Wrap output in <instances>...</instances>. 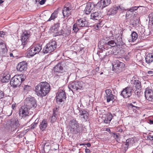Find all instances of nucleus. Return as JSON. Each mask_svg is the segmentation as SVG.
<instances>
[{
	"label": "nucleus",
	"instance_id": "nucleus-33",
	"mask_svg": "<svg viewBox=\"0 0 153 153\" xmlns=\"http://www.w3.org/2000/svg\"><path fill=\"white\" fill-rule=\"evenodd\" d=\"M91 6L92 4L90 3H88L87 4L86 7L84 10L86 14H89L90 13L91 10L92 9Z\"/></svg>",
	"mask_w": 153,
	"mask_h": 153
},
{
	"label": "nucleus",
	"instance_id": "nucleus-6",
	"mask_svg": "<svg viewBox=\"0 0 153 153\" xmlns=\"http://www.w3.org/2000/svg\"><path fill=\"white\" fill-rule=\"evenodd\" d=\"M105 40V44L103 46L104 49L108 50L109 48H111L112 47L116 46V42L112 40L109 37H106L104 38Z\"/></svg>",
	"mask_w": 153,
	"mask_h": 153
},
{
	"label": "nucleus",
	"instance_id": "nucleus-5",
	"mask_svg": "<svg viewBox=\"0 0 153 153\" xmlns=\"http://www.w3.org/2000/svg\"><path fill=\"white\" fill-rule=\"evenodd\" d=\"M84 84L82 81H75L72 82L68 85V88L72 92L75 91H79L82 90L84 87Z\"/></svg>",
	"mask_w": 153,
	"mask_h": 153
},
{
	"label": "nucleus",
	"instance_id": "nucleus-20",
	"mask_svg": "<svg viewBox=\"0 0 153 153\" xmlns=\"http://www.w3.org/2000/svg\"><path fill=\"white\" fill-rule=\"evenodd\" d=\"M20 124L19 122L16 120L11 121L9 129L11 131H13L16 130L19 126Z\"/></svg>",
	"mask_w": 153,
	"mask_h": 153
},
{
	"label": "nucleus",
	"instance_id": "nucleus-18",
	"mask_svg": "<svg viewBox=\"0 0 153 153\" xmlns=\"http://www.w3.org/2000/svg\"><path fill=\"white\" fill-rule=\"evenodd\" d=\"M10 78V74L7 72H5L0 75V81L3 83L8 82Z\"/></svg>",
	"mask_w": 153,
	"mask_h": 153
},
{
	"label": "nucleus",
	"instance_id": "nucleus-27",
	"mask_svg": "<svg viewBox=\"0 0 153 153\" xmlns=\"http://www.w3.org/2000/svg\"><path fill=\"white\" fill-rule=\"evenodd\" d=\"M113 117L112 114L109 113L106 115H105L104 119H103L104 122L106 124L110 123Z\"/></svg>",
	"mask_w": 153,
	"mask_h": 153
},
{
	"label": "nucleus",
	"instance_id": "nucleus-57",
	"mask_svg": "<svg viewBox=\"0 0 153 153\" xmlns=\"http://www.w3.org/2000/svg\"><path fill=\"white\" fill-rule=\"evenodd\" d=\"M148 73L150 74L151 76H153V71H149L148 72Z\"/></svg>",
	"mask_w": 153,
	"mask_h": 153
},
{
	"label": "nucleus",
	"instance_id": "nucleus-37",
	"mask_svg": "<svg viewBox=\"0 0 153 153\" xmlns=\"http://www.w3.org/2000/svg\"><path fill=\"white\" fill-rule=\"evenodd\" d=\"M65 31L63 30H61L59 31L56 32H54L53 36V37H56L57 36H60L64 34Z\"/></svg>",
	"mask_w": 153,
	"mask_h": 153
},
{
	"label": "nucleus",
	"instance_id": "nucleus-58",
	"mask_svg": "<svg viewBox=\"0 0 153 153\" xmlns=\"http://www.w3.org/2000/svg\"><path fill=\"white\" fill-rule=\"evenodd\" d=\"M119 136H120V135L118 134H114V137L115 139L119 138Z\"/></svg>",
	"mask_w": 153,
	"mask_h": 153
},
{
	"label": "nucleus",
	"instance_id": "nucleus-11",
	"mask_svg": "<svg viewBox=\"0 0 153 153\" xmlns=\"http://www.w3.org/2000/svg\"><path fill=\"white\" fill-rule=\"evenodd\" d=\"M133 90V87L128 86L123 89L121 94L124 98H128L131 95L132 92Z\"/></svg>",
	"mask_w": 153,
	"mask_h": 153
},
{
	"label": "nucleus",
	"instance_id": "nucleus-54",
	"mask_svg": "<svg viewBox=\"0 0 153 153\" xmlns=\"http://www.w3.org/2000/svg\"><path fill=\"white\" fill-rule=\"evenodd\" d=\"M77 107H80L82 108L84 107V106L82 104V103L81 102V100H80V102L78 103L77 105Z\"/></svg>",
	"mask_w": 153,
	"mask_h": 153
},
{
	"label": "nucleus",
	"instance_id": "nucleus-48",
	"mask_svg": "<svg viewBox=\"0 0 153 153\" xmlns=\"http://www.w3.org/2000/svg\"><path fill=\"white\" fill-rule=\"evenodd\" d=\"M57 116L53 115V116L51 117V120L53 122L55 121L56 119Z\"/></svg>",
	"mask_w": 153,
	"mask_h": 153
},
{
	"label": "nucleus",
	"instance_id": "nucleus-30",
	"mask_svg": "<svg viewBox=\"0 0 153 153\" xmlns=\"http://www.w3.org/2000/svg\"><path fill=\"white\" fill-rule=\"evenodd\" d=\"M72 11L68 10L67 8L64 7L62 10V13L64 17H68V16L71 15V12Z\"/></svg>",
	"mask_w": 153,
	"mask_h": 153
},
{
	"label": "nucleus",
	"instance_id": "nucleus-10",
	"mask_svg": "<svg viewBox=\"0 0 153 153\" xmlns=\"http://www.w3.org/2000/svg\"><path fill=\"white\" fill-rule=\"evenodd\" d=\"M24 105L29 108L36 107V100L31 97L26 98L25 100Z\"/></svg>",
	"mask_w": 153,
	"mask_h": 153
},
{
	"label": "nucleus",
	"instance_id": "nucleus-50",
	"mask_svg": "<svg viewBox=\"0 0 153 153\" xmlns=\"http://www.w3.org/2000/svg\"><path fill=\"white\" fill-rule=\"evenodd\" d=\"M4 96V92L0 90V99L2 98Z\"/></svg>",
	"mask_w": 153,
	"mask_h": 153
},
{
	"label": "nucleus",
	"instance_id": "nucleus-40",
	"mask_svg": "<svg viewBox=\"0 0 153 153\" xmlns=\"http://www.w3.org/2000/svg\"><path fill=\"white\" fill-rule=\"evenodd\" d=\"M39 119L37 118L35 120L34 123L32 124L30 126V128L31 129H33L35 128L37 126V125L38 124V123L39 122Z\"/></svg>",
	"mask_w": 153,
	"mask_h": 153
},
{
	"label": "nucleus",
	"instance_id": "nucleus-61",
	"mask_svg": "<svg viewBox=\"0 0 153 153\" xmlns=\"http://www.w3.org/2000/svg\"><path fill=\"white\" fill-rule=\"evenodd\" d=\"M16 107V104H12V108L13 109H14Z\"/></svg>",
	"mask_w": 153,
	"mask_h": 153
},
{
	"label": "nucleus",
	"instance_id": "nucleus-46",
	"mask_svg": "<svg viewBox=\"0 0 153 153\" xmlns=\"http://www.w3.org/2000/svg\"><path fill=\"white\" fill-rule=\"evenodd\" d=\"M64 31V35H63V36H68L71 33V31L69 30H65Z\"/></svg>",
	"mask_w": 153,
	"mask_h": 153
},
{
	"label": "nucleus",
	"instance_id": "nucleus-43",
	"mask_svg": "<svg viewBox=\"0 0 153 153\" xmlns=\"http://www.w3.org/2000/svg\"><path fill=\"white\" fill-rule=\"evenodd\" d=\"M146 99L149 101L153 102V95H149V94H147L146 96H145Z\"/></svg>",
	"mask_w": 153,
	"mask_h": 153
},
{
	"label": "nucleus",
	"instance_id": "nucleus-28",
	"mask_svg": "<svg viewBox=\"0 0 153 153\" xmlns=\"http://www.w3.org/2000/svg\"><path fill=\"white\" fill-rule=\"evenodd\" d=\"M101 17L100 13L95 12L91 14V19L93 20H98Z\"/></svg>",
	"mask_w": 153,
	"mask_h": 153
},
{
	"label": "nucleus",
	"instance_id": "nucleus-59",
	"mask_svg": "<svg viewBox=\"0 0 153 153\" xmlns=\"http://www.w3.org/2000/svg\"><path fill=\"white\" fill-rule=\"evenodd\" d=\"M85 152L86 153H90L91 151L89 149H85Z\"/></svg>",
	"mask_w": 153,
	"mask_h": 153
},
{
	"label": "nucleus",
	"instance_id": "nucleus-39",
	"mask_svg": "<svg viewBox=\"0 0 153 153\" xmlns=\"http://www.w3.org/2000/svg\"><path fill=\"white\" fill-rule=\"evenodd\" d=\"M59 27V23H57L55 24L54 26H53L52 27V30H53V33L54 32H57Z\"/></svg>",
	"mask_w": 153,
	"mask_h": 153
},
{
	"label": "nucleus",
	"instance_id": "nucleus-49",
	"mask_svg": "<svg viewBox=\"0 0 153 153\" xmlns=\"http://www.w3.org/2000/svg\"><path fill=\"white\" fill-rule=\"evenodd\" d=\"M6 33L3 31H0V36L1 37L4 38L5 35H6Z\"/></svg>",
	"mask_w": 153,
	"mask_h": 153
},
{
	"label": "nucleus",
	"instance_id": "nucleus-47",
	"mask_svg": "<svg viewBox=\"0 0 153 153\" xmlns=\"http://www.w3.org/2000/svg\"><path fill=\"white\" fill-rule=\"evenodd\" d=\"M58 109L57 108H54L53 110V115L57 116L58 114Z\"/></svg>",
	"mask_w": 153,
	"mask_h": 153
},
{
	"label": "nucleus",
	"instance_id": "nucleus-13",
	"mask_svg": "<svg viewBox=\"0 0 153 153\" xmlns=\"http://www.w3.org/2000/svg\"><path fill=\"white\" fill-rule=\"evenodd\" d=\"M30 36V32L25 30L24 31L21 36V40L22 42V45L25 46L29 39Z\"/></svg>",
	"mask_w": 153,
	"mask_h": 153
},
{
	"label": "nucleus",
	"instance_id": "nucleus-19",
	"mask_svg": "<svg viewBox=\"0 0 153 153\" xmlns=\"http://www.w3.org/2000/svg\"><path fill=\"white\" fill-rule=\"evenodd\" d=\"M135 143L134 138V137L128 138L126 140L125 144L126 146L124 147V148L125 152L127 151L129 147L133 146Z\"/></svg>",
	"mask_w": 153,
	"mask_h": 153
},
{
	"label": "nucleus",
	"instance_id": "nucleus-62",
	"mask_svg": "<svg viewBox=\"0 0 153 153\" xmlns=\"http://www.w3.org/2000/svg\"><path fill=\"white\" fill-rule=\"evenodd\" d=\"M85 145H86L88 147H90L91 146V145L90 143H87L85 144Z\"/></svg>",
	"mask_w": 153,
	"mask_h": 153
},
{
	"label": "nucleus",
	"instance_id": "nucleus-34",
	"mask_svg": "<svg viewBox=\"0 0 153 153\" xmlns=\"http://www.w3.org/2000/svg\"><path fill=\"white\" fill-rule=\"evenodd\" d=\"M58 12L57 11H54L51 15L49 19L48 20V21H51L52 20H54L57 17Z\"/></svg>",
	"mask_w": 153,
	"mask_h": 153
},
{
	"label": "nucleus",
	"instance_id": "nucleus-24",
	"mask_svg": "<svg viewBox=\"0 0 153 153\" xmlns=\"http://www.w3.org/2000/svg\"><path fill=\"white\" fill-rule=\"evenodd\" d=\"M76 23L79 27H85L88 25V22L85 19H80L78 20Z\"/></svg>",
	"mask_w": 153,
	"mask_h": 153
},
{
	"label": "nucleus",
	"instance_id": "nucleus-25",
	"mask_svg": "<svg viewBox=\"0 0 153 153\" xmlns=\"http://www.w3.org/2000/svg\"><path fill=\"white\" fill-rule=\"evenodd\" d=\"M124 8H121L120 6L118 7H114L111 8L109 10L111 15H114L116 14L118 10H124Z\"/></svg>",
	"mask_w": 153,
	"mask_h": 153
},
{
	"label": "nucleus",
	"instance_id": "nucleus-55",
	"mask_svg": "<svg viewBox=\"0 0 153 153\" xmlns=\"http://www.w3.org/2000/svg\"><path fill=\"white\" fill-rule=\"evenodd\" d=\"M46 0H41L39 2V4L41 5L43 4L46 1Z\"/></svg>",
	"mask_w": 153,
	"mask_h": 153
},
{
	"label": "nucleus",
	"instance_id": "nucleus-53",
	"mask_svg": "<svg viewBox=\"0 0 153 153\" xmlns=\"http://www.w3.org/2000/svg\"><path fill=\"white\" fill-rule=\"evenodd\" d=\"M140 107L134 105L132 109L134 112H135L136 111V110H139Z\"/></svg>",
	"mask_w": 153,
	"mask_h": 153
},
{
	"label": "nucleus",
	"instance_id": "nucleus-32",
	"mask_svg": "<svg viewBox=\"0 0 153 153\" xmlns=\"http://www.w3.org/2000/svg\"><path fill=\"white\" fill-rule=\"evenodd\" d=\"M146 62L150 64L153 61V53H149L147 54L145 58Z\"/></svg>",
	"mask_w": 153,
	"mask_h": 153
},
{
	"label": "nucleus",
	"instance_id": "nucleus-9",
	"mask_svg": "<svg viewBox=\"0 0 153 153\" xmlns=\"http://www.w3.org/2000/svg\"><path fill=\"white\" fill-rule=\"evenodd\" d=\"M8 55L6 44L3 41L0 40V57L8 56Z\"/></svg>",
	"mask_w": 153,
	"mask_h": 153
},
{
	"label": "nucleus",
	"instance_id": "nucleus-44",
	"mask_svg": "<svg viewBox=\"0 0 153 153\" xmlns=\"http://www.w3.org/2000/svg\"><path fill=\"white\" fill-rule=\"evenodd\" d=\"M149 21L153 25V12H151L149 15Z\"/></svg>",
	"mask_w": 153,
	"mask_h": 153
},
{
	"label": "nucleus",
	"instance_id": "nucleus-8",
	"mask_svg": "<svg viewBox=\"0 0 153 153\" xmlns=\"http://www.w3.org/2000/svg\"><path fill=\"white\" fill-rule=\"evenodd\" d=\"M30 108L27 106L25 105L22 106L19 110V117L22 118H25L31 115L32 112L30 111Z\"/></svg>",
	"mask_w": 153,
	"mask_h": 153
},
{
	"label": "nucleus",
	"instance_id": "nucleus-12",
	"mask_svg": "<svg viewBox=\"0 0 153 153\" xmlns=\"http://www.w3.org/2000/svg\"><path fill=\"white\" fill-rule=\"evenodd\" d=\"M56 101L59 104L62 102L66 98L65 93L62 90H59L56 95Z\"/></svg>",
	"mask_w": 153,
	"mask_h": 153
},
{
	"label": "nucleus",
	"instance_id": "nucleus-35",
	"mask_svg": "<svg viewBox=\"0 0 153 153\" xmlns=\"http://www.w3.org/2000/svg\"><path fill=\"white\" fill-rule=\"evenodd\" d=\"M73 6V4L72 3L68 2L65 5L64 7L68 9L69 10H71L72 11Z\"/></svg>",
	"mask_w": 153,
	"mask_h": 153
},
{
	"label": "nucleus",
	"instance_id": "nucleus-51",
	"mask_svg": "<svg viewBox=\"0 0 153 153\" xmlns=\"http://www.w3.org/2000/svg\"><path fill=\"white\" fill-rule=\"evenodd\" d=\"M147 138L148 140H149L151 141L153 140V136L152 135H149L147 137Z\"/></svg>",
	"mask_w": 153,
	"mask_h": 153
},
{
	"label": "nucleus",
	"instance_id": "nucleus-14",
	"mask_svg": "<svg viewBox=\"0 0 153 153\" xmlns=\"http://www.w3.org/2000/svg\"><path fill=\"white\" fill-rule=\"evenodd\" d=\"M124 66V64L123 63L117 60L113 65L112 70L116 72H120Z\"/></svg>",
	"mask_w": 153,
	"mask_h": 153
},
{
	"label": "nucleus",
	"instance_id": "nucleus-22",
	"mask_svg": "<svg viewBox=\"0 0 153 153\" xmlns=\"http://www.w3.org/2000/svg\"><path fill=\"white\" fill-rule=\"evenodd\" d=\"M131 85L130 86L133 87V89L134 88V87L137 89H140L141 88V85L140 82L138 80H134L132 79L131 80Z\"/></svg>",
	"mask_w": 153,
	"mask_h": 153
},
{
	"label": "nucleus",
	"instance_id": "nucleus-21",
	"mask_svg": "<svg viewBox=\"0 0 153 153\" xmlns=\"http://www.w3.org/2000/svg\"><path fill=\"white\" fill-rule=\"evenodd\" d=\"M105 97L107 99V102H108L111 101H113L114 100L115 96L112 94V91L110 89H106L105 91Z\"/></svg>",
	"mask_w": 153,
	"mask_h": 153
},
{
	"label": "nucleus",
	"instance_id": "nucleus-2",
	"mask_svg": "<svg viewBox=\"0 0 153 153\" xmlns=\"http://www.w3.org/2000/svg\"><path fill=\"white\" fill-rule=\"evenodd\" d=\"M68 127L70 133L73 134H76L82 130V126L75 119L70 120Z\"/></svg>",
	"mask_w": 153,
	"mask_h": 153
},
{
	"label": "nucleus",
	"instance_id": "nucleus-16",
	"mask_svg": "<svg viewBox=\"0 0 153 153\" xmlns=\"http://www.w3.org/2000/svg\"><path fill=\"white\" fill-rule=\"evenodd\" d=\"M110 0H101L96 4V7L98 9H103L109 4Z\"/></svg>",
	"mask_w": 153,
	"mask_h": 153
},
{
	"label": "nucleus",
	"instance_id": "nucleus-31",
	"mask_svg": "<svg viewBox=\"0 0 153 153\" xmlns=\"http://www.w3.org/2000/svg\"><path fill=\"white\" fill-rule=\"evenodd\" d=\"M131 37L128 39V41L133 42L135 41L137 38L138 35L135 32L133 31L131 35Z\"/></svg>",
	"mask_w": 153,
	"mask_h": 153
},
{
	"label": "nucleus",
	"instance_id": "nucleus-56",
	"mask_svg": "<svg viewBox=\"0 0 153 153\" xmlns=\"http://www.w3.org/2000/svg\"><path fill=\"white\" fill-rule=\"evenodd\" d=\"M134 106V105H133V104L131 103L128 104V107L130 108H131L132 109Z\"/></svg>",
	"mask_w": 153,
	"mask_h": 153
},
{
	"label": "nucleus",
	"instance_id": "nucleus-63",
	"mask_svg": "<svg viewBox=\"0 0 153 153\" xmlns=\"http://www.w3.org/2000/svg\"><path fill=\"white\" fill-rule=\"evenodd\" d=\"M3 110V108L2 107H1L0 106V113H1L2 112Z\"/></svg>",
	"mask_w": 153,
	"mask_h": 153
},
{
	"label": "nucleus",
	"instance_id": "nucleus-4",
	"mask_svg": "<svg viewBox=\"0 0 153 153\" xmlns=\"http://www.w3.org/2000/svg\"><path fill=\"white\" fill-rule=\"evenodd\" d=\"M56 42L53 40L50 42L45 46L42 50L44 54L51 53L56 48Z\"/></svg>",
	"mask_w": 153,
	"mask_h": 153
},
{
	"label": "nucleus",
	"instance_id": "nucleus-45",
	"mask_svg": "<svg viewBox=\"0 0 153 153\" xmlns=\"http://www.w3.org/2000/svg\"><path fill=\"white\" fill-rule=\"evenodd\" d=\"M139 7L134 6L132 7L130 9H128L127 10L128 11L133 12L136 10Z\"/></svg>",
	"mask_w": 153,
	"mask_h": 153
},
{
	"label": "nucleus",
	"instance_id": "nucleus-42",
	"mask_svg": "<svg viewBox=\"0 0 153 153\" xmlns=\"http://www.w3.org/2000/svg\"><path fill=\"white\" fill-rule=\"evenodd\" d=\"M78 24L76 23L73 26V31L74 32L76 33L79 30V28L78 27Z\"/></svg>",
	"mask_w": 153,
	"mask_h": 153
},
{
	"label": "nucleus",
	"instance_id": "nucleus-41",
	"mask_svg": "<svg viewBox=\"0 0 153 153\" xmlns=\"http://www.w3.org/2000/svg\"><path fill=\"white\" fill-rule=\"evenodd\" d=\"M114 53V55H116L117 54H119L120 55H121L123 54V50L121 49L120 48H118L116 50V52H114V51H113Z\"/></svg>",
	"mask_w": 153,
	"mask_h": 153
},
{
	"label": "nucleus",
	"instance_id": "nucleus-38",
	"mask_svg": "<svg viewBox=\"0 0 153 153\" xmlns=\"http://www.w3.org/2000/svg\"><path fill=\"white\" fill-rule=\"evenodd\" d=\"M123 44L122 38L119 37L117 38V42H116V46L122 45H123Z\"/></svg>",
	"mask_w": 153,
	"mask_h": 153
},
{
	"label": "nucleus",
	"instance_id": "nucleus-36",
	"mask_svg": "<svg viewBox=\"0 0 153 153\" xmlns=\"http://www.w3.org/2000/svg\"><path fill=\"white\" fill-rule=\"evenodd\" d=\"M149 94V95H153V91L152 89L149 88H147L145 92V96H146L147 94Z\"/></svg>",
	"mask_w": 153,
	"mask_h": 153
},
{
	"label": "nucleus",
	"instance_id": "nucleus-3",
	"mask_svg": "<svg viewBox=\"0 0 153 153\" xmlns=\"http://www.w3.org/2000/svg\"><path fill=\"white\" fill-rule=\"evenodd\" d=\"M26 76L22 74L15 75L11 79L10 84L13 87L16 88L20 86L22 82L24 81Z\"/></svg>",
	"mask_w": 153,
	"mask_h": 153
},
{
	"label": "nucleus",
	"instance_id": "nucleus-29",
	"mask_svg": "<svg viewBox=\"0 0 153 153\" xmlns=\"http://www.w3.org/2000/svg\"><path fill=\"white\" fill-rule=\"evenodd\" d=\"M41 150L45 153V151H48L51 148V146L50 143H46L44 144H43L41 145Z\"/></svg>",
	"mask_w": 153,
	"mask_h": 153
},
{
	"label": "nucleus",
	"instance_id": "nucleus-26",
	"mask_svg": "<svg viewBox=\"0 0 153 153\" xmlns=\"http://www.w3.org/2000/svg\"><path fill=\"white\" fill-rule=\"evenodd\" d=\"M48 126V122L46 119H43L40 123L39 126L40 129L42 131H44Z\"/></svg>",
	"mask_w": 153,
	"mask_h": 153
},
{
	"label": "nucleus",
	"instance_id": "nucleus-52",
	"mask_svg": "<svg viewBox=\"0 0 153 153\" xmlns=\"http://www.w3.org/2000/svg\"><path fill=\"white\" fill-rule=\"evenodd\" d=\"M30 89V86L29 85H25L24 87V90L27 91Z\"/></svg>",
	"mask_w": 153,
	"mask_h": 153
},
{
	"label": "nucleus",
	"instance_id": "nucleus-1",
	"mask_svg": "<svg viewBox=\"0 0 153 153\" xmlns=\"http://www.w3.org/2000/svg\"><path fill=\"white\" fill-rule=\"evenodd\" d=\"M49 84L46 82L39 83L35 87V91L37 95L40 97L45 96L50 91Z\"/></svg>",
	"mask_w": 153,
	"mask_h": 153
},
{
	"label": "nucleus",
	"instance_id": "nucleus-23",
	"mask_svg": "<svg viewBox=\"0 0 153 153\" xmlns=\"http://www.w3.org/2000/svg\"><path fill=\"white\" fill-rule=\"evenodd\" d=\"M79 111L80 115L82 118L84 119V121H86L88 119L89 114L88 112L83 109H79Z\"/></svg>",
	"mask_w": 153,
	"mask_h": 153
},
{
	"label": "nucleus",
	"instance_id": "nucleus-17",
	"mask_svg": "<svg viewBox=\"0 0 153 153\" xmlns=\"http://www.w3.org/2000/svg\"><path fill=\"white\" fill-rule=\"evenodd\" d=\"M27 68V63L26 61L20 62L17 66V70L20 72H23L25 71Z\"/></svg>",
	"mask_w": 153,
	"mask_h": 153
},
{
	"label": "nucleus",
	"instance_id": "nucleus-15",
	"mask_svg": "<svg viewBox=\"0 0 153 153\" xmlns=\"http://www.w3.org/2000/svg\"><path fill=\"white\" fill-rule=\"evenodd\" d=\"M53 70L55 72L57 73L56 74L59 76H61L64 71L63 66L60 63L58 64L54 67Z\"/></svg>",
	"mask_w": 153,
	"mask_h": 153
},
{
	"label": "nucleus",
	"instance_id": "nucleus-60",
	"mask_svg": "<svg viewBox=\"0 0 153 153\" xmlns=\"http://www.w3.org/2000/svg\"><path fill=\"white\" fill-rule=\"evenodd\" d=\"M148 123L150 124H153V120H149Z\"/></svg>",
	"mask_w": 153,
	"mask_h": 153
},
{
	"label": "nucleus",
	"instance_id": "nucleus-64",
	"mask_svg": "<svg viewBox=\"0 0 153 153\" xmlns=\"http://www.w3.org/2000/svg\"><path fill=\"white\" fill-rule=\"evenodd\" d=\"M106 131H107L108 132H111L110 130V129H109V128H107L106 129Z\"/></svg>",
	"mask_w": 153,
	"mask_h": 153
},
{
	"label": "nucleus",
	"instance_id": "nucleus-7",
	"mask_svg": "<svg viewBox=\"0 0 153 153\" xmlns=\"http://www.w3.org/2000/svg\"><path fill=\"white\" fill-rule=\"evenodd\" d=\"M42 45L37 44L30 48L28 52L27 56L30 57L39 53L42 49Z\"/></svg>",
	"mask_w": 153,
	"mask_h": 153
}]
</instances>
